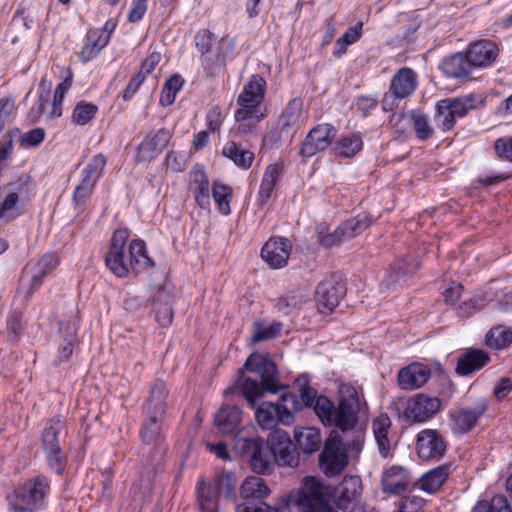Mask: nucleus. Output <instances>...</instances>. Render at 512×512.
I'll list each match as a JSON object with an SVG mask.
<instances>
[{"label":"nucleus","mask_w":512,"mask_h":512,"mask_svg":"<svg viewBox=\"0 0 512 512\" xmlns=\"http://www.w3.org/2000/svg\"><path fill=\"white\" fill-rule=\"evenodd\" d=\"M105 165L106 157L103 154L94 155L83 169L82 177L97 183L98 179L103 174Z\"/></svg>","instance_id":"nucleus-54"},{"label":"nucleus","mask_w":512,"mask_h":512,"mask_svg":"<svg viewBox=\"0 0 512 512\" xmlns=\"http://www.w3.org/2000/svg\"><path fill=\"white\" fill-rule=\"evenodd\" d=\"M371 224L372 217L367 212H362L343 221L340 227L346 240H350L365 231Z\"/></svg>","instance_id":"nucleus-40"},{"label":"nucleus","mask_w":512,"mask_h":512,"mask_svg":"<svg viewBox=\"0 0 512 512\" xmlns=\"http://www.w3.org/2000/svg\"><path fill=\"white\" fill-rule=\"evenodd\" d=\"M222 155L231 160L237 167L247 170L254 160V153L242 148L235 141H228L222 150Z\"/></svg>","instance_id":"nucleus-36"},{"label":"nucleus","mask_w":512,"mask_h":512,"mask_svg":"<svg viewBox=\"0 0 512 512\" xmlns=\"http://www.w3.org/2000/svg\"><path fill=\"white\" fill-rule=\"evenodd\" d=\"M440 69L446 76L456 79H469L473 71L466 52H457L444 58Z\"/></svg>","instance_id":"nucleus-25"},{"label":"nucleus","mask_w":512,"mask_h":512,"mask_svg":"<svg viewBox=\"0 0 512 512\" xmlns=\"http://www.w3.org/2000/svg\"><path fill=\"white\" fill-rule=\"evenodd\" d=\"M336 136V129L332 124L324 123L313 127L301 143L299 155L310 158L324 151Z\"/></svg>","instance_id":"nucleus-15"},{"label":"nucleus","mask_w":512,"mask_h":512,"mask_svg":"<svg viewBox=\"0 0 512 512\" xmlns=\"http://www.w3.org/2000/svg\"><path fill=\"white\" fill-rule=\"evenodd\" d=\"M363 146V141L358 134H349L341 137L335 145V152L337 155L344 158H351L355 156Z\"/></svg>","instance_id":"nucleus-45"},{"label":"nucleus","mask_w":512,"mask_h":512,"mask_svg":"<svg viewBox=\"0 0 512 512\" xmlns=\"http://www.w3.org/2000/svg\"><path fill=\"white\" fill-rule=\"evenodd\" d=\"M471 512H512L504 495H495L490 501H478Z\"/></svg>","instance_id":"nucleus-51"},{"label":"nucleus","mask_w":512,"mask_h":512,"mask_svg":"<svg viewBox=\"0 0 512 512\" xmlns=\"http://www.w3.org/2000/svg\"><path fill=\"white\" fill-rule=\"evenodd\" d=\"M212 196L218 206L219 212L224 215H229L231 212L230 200L232 198V189L216 181L213 183Z\"/></svg>","instance_id":"nucleus-48"},{"label":"nucleus","mask_w":512,"mask_h":512,"mask_svg":"<svg viewBox=\"0 0 512 512\" xmlns=\"http://www.w3.org/2000/svg\"><path fill=\"white\" fill-rule=\"evenodd\" d=\"M50 482L45 475H38L17 486L8 497L9 506L15 512H38L46 507Z\"/></svg>","instance_id":"nucleus-4"},{"label":"nucleus","mask_w":512,"mask_h":512,"mask_svg":"<svg viewBox=\"0 0 512 512\" xmlns=\"http://www.w3.org/2000/svg\"><path fill=\"white\" fill-rule=\"evenodd\" d=\"M59 264V259L54 253L44 254L39 261L33 266L38 270H42L48 275L51 271H53Z\"/></svg>","instance_id":"nucleus-64"},{"label":"nucleus","mask_w":512,"mask_h":512,"mask_svg":"<svg viewBox=\"0 0 512 512\" xmlns=\"http://www.w3.org/2000/svg\"><path fill=\"white\" fill-rule=\"evenodd\" d=\"M391 427V420L387 414H381L373 420L372 429L380 455L386 458L391 449V442L388 437Z\"/></svg>","instance_id":"nucleus-35"},{"label":"nucleus","mask_w":512,"mask_h":512,"mask_svg":"<svg viewBox=\"0 0 512 512\" xmlns=\"http://www.w3.org/2000/svg\"><path fill=\"white\" fill-rule=\"evenodd\" d=\"M108 43L109 35H105L101 29H89L86 34V42L80 53L81 59L84 62L92 60Z\"/></svg>","instance_id":"nucleus-34"},{"label":"nucleus","mask_w":512,"mask_h":512,"mask_svg":"<svg viewBox=\"0 0 512 512\" xmlns=\"http://www.w3.org/2000/svg\"><path fill=\"white\" fill-rule=\"evenodd\" d=\"M273 463L282 467L295 468L300 461V455L296 444L291 440L289 434L281 429L273 430L267 439Z\"/></svg>","instance_id":"nucleus-12"},{"label":"nucleus","mask_w":512,"mask_h":512,"mask_svg":"<svg viewBox=\"0 0 512 512\" xmlns=\"http://www.w3.org/2000/svg\"><path fill=\"white\" fill-rule=\"evenodd\" d=\"M304 407L313 408L319 420L325 426H333L342 433L354 429L358 422L360 401L356 389L344 386L340 390L337 407L317 390L304 385L300 394L286 392L276 403L263 402L256 409L255 416L262 428L271 429L277 423L290 425L294 421V413Z\"/></svg>","instance_id":"nucleus-1"},{"label":"nucleus","mask_w":512,"mask_h":512,"mask_svg":"<svg viewBox=\"0 0 512 512\" xmlns=\"http://www.w3.org/2000/svg\"><path fill=\"white\" fill-rule=\"evenodd\" d=\"M416 449L420 459L439 461L447 451V442L439 431L424 429L417 435Z\"/></svg>","instance_id":"nucleus-14"},{"label":"nucleus","mask_w":512,"mask_h":512,"mask_svg":"<svg viewBox=\"0 0 512 512\" xmlns=\"http://www.w3.org/2000/svg\"><path fill=\"white\" fill-rule=\"evenodd\" d=\"M280 389L276 364L268 356L252 353L224 395H241L255 408L257 400L266 392L277 393Z\"/></svg>","instance_id":"nucleus-2"},{"label":"nucleus","mask_w":512,"mask_h":512,"mask_svg":"<svg viewBox=\"0 0 512 512\" xmlns=\"http://www.w3.org/2000/svg\"><path fill=\"white\" fill-rule=\"evenodd\" d=\"M416 87V73L411 68L403 67L392 77L389 89L398 99H405L414 92Z\"/></svg>","instance_id":"nucleus-27"},{"label":"nucleus","mask_w":512,"mask_h":512,"mask_svg":"<svg viewBox=\"0 0 512 512\" xmlns=\"http://www.w3.org/2000/svg\"><path fill=\"white\" fill-rule=\"evenodd\" d=\"M301 107L297 100H291L283 110L280 119V138H288L290 141L300 127Z\"/></svg>","instance_id":"nucleus-29"},{"label":"nucleus","mask_w":512,"mask_h":512,"mask_svg":"<svg viewBox=\"0 0 512 512\" xmlns=\"http://www.w3.org/2000/svg\"><path fill=\"white\" fill-rule=\"evenodd\" d=\"M317 239L318 243L326 249L338 246L344 241H347L340 225L333 232H328L325 231L324 228H319Z\"/></svg>","instance_id":"nucleus-55"},{"label":"nucleus","mask_w":512,"mask_h":512,"mask_svg":"<svg viewBox=\"0 0 512 512\" xmlns=\"http://www.w3.org/2000/svg\"><path fill=\"white\" fill-rule=\"evenodd\" d=\"M147 419L143 422L140 429V437L145 445L165 444L162 434V425L165 417L146 414Z\"/></svg>","instance_id":"nucleus-33"},{"label":"nucleus","mask_w":512,"mask_h":512,"mask_svg":"<svg viewBox=\"0 0 512 512\" xmlns=\"http://www.w3.org/2000/svg\"><path fill=\"white\" fill-rule=\"evenodd\" d=\"M236 445L240 455L248 460L253 472L266 474L273 469V454L268 441L259 436H254L239 438Z\"/></svg>","instance_id":"nucleus-10"},{"label":"nucleus","mask_w":512,"mask_h":512,"mask_svg":"<svg viewBox=\"0 0 512 512\" xmlns=\"http://www.w3.org/2000/svg\"><path fill=\"white\" fill-rule=\"evenodd\" d=\"M96 182L82 177L81 182L75 187L73 193V202L77 206H82L91 197Z\"/></svg>","instance_id":"nucleus-56"},{"label":"nucleus","mask_w":512,"mask_h":512,"mask_svg":"<svg viewBox=\"0 0 512 512\" xmlns=\"http://www.w3.org/2000/svg\"><path fill=\"white\" fill-rule=\"evenodd\" d=\"M494 148L499 159L512 163V138L503 137L497 139Z\"/></svg>","instance_id":"nucleus-60"},{"label":"nucleus","mask_w":512,"mask_h":512,"mask_svg":"<svg viewBox=\"0 0 512 512\" xmlns=\"http://www.w3.org/2000/svg\"><path fill=\"white\" fill-rule=\"evenodd\" d=\"M295 439L300 449L306 455L319 450L321 445V435L318 429L313 427L303 428L300 431H295Z\"/></svg>","instance_id":"nucleus-39"},{"label":"nucleus","mask_w":512,"mask_h":512,"mask_svg":"<svg viewBox=\"0 0 512 512\" xmlns=\"http://www.w3.org/2000/svg\"><path fill=\"white\" fill-rule=\"evenodd\" d=\"M291 250L289 239L272 237L262 247L261 257L271 268L278 269L286 266Z\"/></svg>","instance_id":"nucleus-18"},{"label":"nucleus","mask_w":512,"mask_h":512,"mask_svg":"<svg viewBox=\"0 0 512 512\" xmlns=\"http://www.w3.org/2000/svg\"><path fill=\"white\" fill-rule=\"evenodd\" d=\"M186 154L178 152H169L165 158V164L174 172H182L186 168Z\"/></svg>","instance_id":"nucleus-61"},{"label":"nucleus","mask_w":512,"mask_h":512,"mask_svg":"<svg viewBox=\"0 0 512 512\" xmlns=\"http://www.w3.org/2000/svg\"><path fill=\"white\" fill-rule=\"evenodd\" d=\"M381 485L386 493L395 495L403 493L409 485L408 471L400 466H391L383 472Z\"/></svg>","instance_id":"nucleus-26"},{"label":"nucleus","mask_w":512,"mask_h":512,"mask_svg":"<svg viewBox=\"0 0 512 512\" xmlns=\"http://www.w3.org/2000/svg\"><path fill=\"white\" fill-rule=\"evenodd\" d=\"M171 403L172 399L166 383L161 379H154L150 384L148 397L143 405L145 414L165 417Z\"/></svg>","instance_id":"nucleus-19"},{"label":"nucleus","mask_w":512,"mask_h":512,"mask_svg":"<svg viewBox=\"0 0 512 512\" xmlns=\"http://www.w3.org/2000/svg\"><path fill=\"white\" fill-rule=\"evenodd\" d=\"M287 506L297 512H338L330 503L329 488L315 477L305 478L303 486L290 494Z\"/></svg>","instance_id":"nucleus-3"},{"label":"nucleus","mask_w":512,"mask_h":512,"mask_svg":"<svg viewBox=\"0 0 512 512\" xmlns=\"http://www.w3.org/2000/svg\"><path fill=\"white\" fill-rule=\"evenodd\" d=\"M306 302V297L299 290H293L279 298L277 302L278 311L290 315L293 310L300 308Z\"/></svg>","instance_id":"nucleus-50"},{"label":"nucleus","mask_w":512,"mask_h":512,"mask_svg":"<svg viewBox=\"0 0 512 512\" xmlns=\"http://www.w3.org/2000/svg\"><path fill=\"white\" fill-rule=\"evenodd\" d=\"M474 100L473 94L439 100L436 103L434 115L437 127L444 132L451 130L457 119L465 117L474 108Z\"/></svg>","instance_id":"nucleus-11"},{"label":"nucleus","mask_w":512,"mask_h":512,"mask_svg":"<svg viewBox=\"0 0 512 512\" xmlns=\"http://www.w3.org/2000/svg\"><path fill=\"white\" fill-rule=\"evenodd\" d=\"M440 405L439 398L418 394L407 402L403 418L407 422H424L439 411Z\"/></svg>","instance_id":"nucleus-17"},{"label":"nucleus","mask_w":512,"mask_h":512,"mask_svg":"<svg viewBox=\"0 0 512 512\" xmlns=\"http://www.w3.org/2000/svg\"><path fill=\"white\" fill-rule=\"evenodd\" d=\"M105 265L118 278H126L131 272L130 262L126 260L124 252L108 251Z\"/></svg>","instance_id":"nucleus-44"},{"label":"nucleus","mask_w":512,"mask_h":512,"mask_svg":"<svg viewBox=\"0 0 512 512\" xmlns=\"http://www.w3.org/2000/svg\"><path fill=\"white\" fill-rule=\"evenodd\" d=\"M173 295L166 285L159 286L152 299V306L158 324L165 328L172 324L173 313Z\"/></svg>","instance_id":"nucleus-23"},{"label":"nucleus","mask_w":512,"mask_h":512,"mask_svg":"<svg viewBox=\"0 0 512 512\" xmlns=\"http://www.w3.org/2000/svg\"><path fill=\"white\" fill-rule=\"evenodd\" d=\"M362 491L361 479L358 476H345L338 487L336 505L344 512H352L355 502Z\"/></svg>","instance_id":"nucleus-22"},{"label":"nucleus","mask_w":512,"mask_h":512,"mask_svg":"<svg viewBox=\"0 0 512 512\" xmlns=\"http://www.w3.org/2000/svg\"><path fill=\"white\" fill-rule=\"evenodd\" d=\"M488 401L481 398L471 407H461L450 413L451 428L454 433L469 432L488 409Z\"/></svg>","instance_id":"nucleus-16"},{"label":"nucleus","mask_w":512,"mask_h":512,"mask_svg":"<svg viewBox=\"0 0 512 512\" xmlns=\"http://www.w3.org/2000/svg\"><path fill=\"white\" fill-rule=\"evenodd\" d=\"M430 369L422 363H412L398 373V384L402 389L412 390L423 386L430 377Z\"/></svg>","instance_id":"nucleus-24"},{"label":"nucleus","mask_w":512,"mask_h":512,"mask_svg":"<svg viewBox=\"0 0 512 512\" xmlns=\"http://www.w3.org/2000/svg\"><path fill=\"white\" fill-rule=\"evenodd\" d=\"M151 447L146 452L143 465L147 473V477L150 474L157 473L163 466L167 447L165 444L150 445Z\"/></svg>","instance_id":"nucleus-42"},{"label":"nucleus","mask_w":512,"mask_h":512,"mask_svg":"<svg viewBox=\"0 0 512 512\" xmlns=\"http://www.w3.org/2000/svg\"><path fill=\"white\" fill-rule=\"evenodd\" d=\"M66 422L55 416L48 420L42 432V446L48 467L57 475H61L67 464V458L62 451V444L67 437Z\"/></svg>","instance_id":"nucleus-7"},{"label":"nucleus","mask_w":512,"mask_h":512,"mask_svg":"<svg viewBox=\"0 0 512 512\" xmlns=\"http://www.w3.org/2000/svg\"><path fill=\"white\" fill-rule=\"evenodd\" d=\"M219 498L220 496L213 483L206 484L204 481L199 482L197 499L203 512H216Z\"/></svg>","instance_id":"nucleus-41"},{"label":"nucleus","mask_w":512,"mask_h":512,"mask_svg":"<svg viewBox=\"0 0 512 512\" xmlns=\"http://www.w3.org/2000/svg\"><path fill=\"white\" fill-rule=\"evenodd\" d=\"M31 178L20 175L15 180L0 186V223L8 224L24 213V199L29 190Z\"/></svg>","instance_id":"nucleus-8"},{"label":"nucleus","mask_w":512,"mask_h":512,"mask_svg":"<svg viewBox=\"0 0 512 512\" xmlns=\"http://www.w3.org/2000/svg\"><path fill=\"white\" fill-rule=\"evenodd\" d=\"M265 88L266 81L259 74L252 75L249 82L245 84L237 99L241 108L235 112V119L239 123V132L246 133L250 126L260 121V117L256 113L264 99Z\"/></svg>","instance_id":"nucleus-5"},{"label":"nucleus","mask_w":512,"mask_h":512,"mask_svg":"<svg viewBox=\"0 0 512 512\" xmlns=\"http://www.w3.org/2000/svg\"><path fill=\"white\" fill-rule=\"evenodd\" d=\"M499 53L497 45L487 39L476 41L469 45L466 54L473 68L492 65Z\"/></svg>","instance_id":"nucleus-21"},{"label":"nucleus","mask_w":512,"mask_h":512,"mask_svg":"<svg viewBox=\"0 0 512 512\" xmlns=\"http://www.w3.org/2000/svg\"><path fill=\"white\" fill-rule=\"evenodd\" d=\"M280 171L281 167L277 164H270L266 168L258 192V203L261 206L269 201L278 181Z\"/></svg>","instance_id":"nucleus-37"},{"label":"nucleus","mask_w":512,"mask_h":512,"mask_svg":"<svg viewBox=\"0 0 512 512\" xmlns=\"http://www.w3.org/2000/svg\"><path fill=\"white\" fill-rule=\"evenodd\" d=\"M24 276H29V286L25 294V299L29 300L34 292L42 285L44 278L47 276L42 270H38L33 265H28L24 270Z\"/></svg>","instance_id":"nucleus-57"},{"label":"nucleus","mask_w":512,"mask_h":512,"mask_svg":"<svg viewBox=\"0 0 512 512\" xmlns=\"http://www.w3.org/2000/svg\"><path fill=\"white\" fill-rule=\"evenodd\" d=\"M213 485L220 497L229 501H235L237 499L236 480L233 473L225 472L220 474L215 478Z\"/></svg>","instance_id":"nucleus-46"},{"label":"nucleus","mask_w":512,"mask_h":512,"mask_svg":"<svg viewBox=\"0 0 512 512\" xmlns=\"http://www.w3.org/2000/svg\"><path fill=\"white\" fill-rule=\"evenodd\" d=\"M485 341L490 348L505 349L512 343V329L504 325L493 327L486 334Z\"/></svg>","instance_id":"nucleus-43"},{"label":"nucleus","mask_w":512,"mask_h":512,"mask_svg":"<svg viewBox=\"0 0 512 512\" xmlns=\"http://www.w3.org/2000/svg\"><path fill=\"white\" fill-rule=\"evenodd\" d=\"M129 238V231L126 228L117 229L114 231L110 247L108 251L124 252L127 240Z\"/></svg>","instance_id":"nucleus-62"},{"label":"nucleus","mask_w":512,"mask_h":512,"mask_svg":"<svg viewBox=\"0 0 512 512\" xmlns=\"http://www.w3.org/2000/svg\"><path fill=\"white\" fill-rule=\"evenodd\" d=\"M411 121L418 139L425 141L434 133V129L429 122V117L421 110L411 112Z\"/></svg>","instance_id":"nucleus-49"},{"label":"nucleus","mask_w":512,"mask_h":512,"mask_svg":"<svg viewBox=\"0 0 512 512\" xmlns=\"http://www.w3.org/2000/svg\"><path fill=\"white\" fill-rule=\"evenodd\" d=\"M129 262L131 272L135 276L154 266V262L148 256L146 244L141 239H134L129 245Z\"/></svg>","instance_id":"nucleus-31"},{"label":"nucleus","mask_w":512,"mask_h":512,"mask_svg":"<svg viewBox=\"0 0 512 512\" xmlns=\"http://www.w3.org/2000/svg\"><path fill=\"white\" fill-rule=\"evenodd\" d=\"M190 189L193 191L200 208L205 209L210 205L209 181L202 170L193 173Z\"/></svg>","instance_id":"nucleus-38"},{"label":"nucleus","mask_w":512,"mask_h":512,"mask_svg":"<svg viewBox=\"0 0 512 512\" xmlns=\"http://www.w3.org/2000/svg\"><path fill=\"white\" fill-rule=\"evenodd\" d=\"M490 361L489 354L481 349H470L458 358L456 373L467 376L482 369Z\"/></svg>","instance_id":"nucleus-28"},{"label":"nucleus","mask_w":512,"mask_h":512,"mask_svg":"<svg viewBox=\"0 0 512 512\" xmlns=\"http://www.w3.org/2000/svg\"><path fill=\"white\" fill-rule=\"evenodd\" d=\"M148 0H133L132 7L128 13V21L130 23H138L141 21L147 11Z\"/></svg>","instance_id":"nucleus-63"},{"label":"nucleus","mask_w":512,"mask_h":512,"mask_svg":"<svg viewBox=\"0 0 512 512\" xmlns=\"http://www.w3.org/2000/svg\"><path fill=\"white\" fill-rule=\"evenodd\" d=\"M224 59L221 57L217 48H213L210 52H206L201 55V62L206 71L210 76H213L217 69L223 64Z\"/></svg>","instance_id":"nucleus-58"},{"label":"nucleus","mask_w":512,"mask_h":512,"mask_svg":"<svg viewBox=\"0 0 512 512\" xmlns=\"http://www.w3.org/2000/svg\"><path fill=\"white\" fill-rule=\"evenodd\" d=\"M282 330V324L280 322H274L273 324L264 327L261 322L254 323V334L252 337L253 343H259L267 341L277 337Z\"/></svg>","instance_id":"nucleus-53"},{"label":"nucleus","mask_w":512,"mask_h":512,"mask_svg":"<svg viewBox=\"0 0 512 512\" xmlns=\"http://www.w3.org/2000/svg\"><path fill=\"white\" fill-rule=\"evenodd\" d=\"M362 446L361 434L352 441H346L338 430H332L319 456V464L327 476L340 474L348 464L346 449L360 451Z\"/></svg>","instance_id":"nucleus-6"},{"label":"nucleus","mask_w":512,"mask_h":512,"mask_svg":"<svg viewBox=\"0 0 512 512\" xmlns=\"http://www.w3.org/2000/svg\"><path fill=\"white\" fill-rule=\"evenodd\" d=\"M171 138L172 133L166 128L149 133L137 147L139 160L155 159L168 146Z\"/></svg>","instance_id":"nucleus-20"},{"label":"nucleus","mask_w":512,"mask_h":512,"mask_svg":"<svg viewBox=\"0 0 512 512\" xmlns=\"http://www.w3.org/2000/svg\"><path fill=\"white\" fill-rule=\"evenodd\" d=\"M98 112V107L89 102L80 101L72 113V121L77 125H85L90 122Z\"/></svg>","instance_id":"nucleus-52"},{"label":"nucleus","mask_w":512,"mask_h":512,"mask_svg":"<svg viewBox=\"0 0 512 512\" xmlns=\"http://www.w3.org/2000/svg\"><path fill=\"white\" fill-rule=\"evenodd\" d=\"M67 76L64 80L59 83L54 92V98L52 103V111L50 113L51 118H58L62 115V102L64 100L65 94L68 92L70 87L72 86V77L73 74L70 69H67Z\"/></svg>","instance_id":"nucleus-47"},{"label":"nucleus","mask_w":512,"mask_h":512,"mask_svg":"<svg viewBox=\"0 0 512 512\" xmlns=\"http://www.w3.org/2000/svg\"><path fill=\"white\" fill-rule=\"evenodd\" d=\"M454 470L455 466L452 462L429 470L420 478V488L425 492H436Z\"/></svg>","instance_id":"nucleus-30"},{"label":"nucleus","mask_w":512,"mask_h":512,"mask_svg":"<svg viewBox=\"0 0 512 512\" xmlns=\"http://www.w3.org/2000/svg\"><path fill=\"white\" fill-rule=\"evenodd\" d=\"M270 493L264 479L258 476L245 478L240 486L243 503L237 506V512H281L283 508L272 507L264 502Z\"/></svg>","instance_id":"nucleus-9"},{"label":"nucleus","mask_w":512,"mask_h":512,"mask_svg":"<svg viewBox=\"0 0 512 512\" xmlns=\"http://www.w3.org/2000/svg\"><path fill=\"white\" fill-rule=\"evenodd\" d=\"M241 422V410L237 406L224 405L215 415L214 423L224 434H233Z\"/></svg>","instance_id":"nucleus-32"},{"label":"nucleus","mask_w":512,"mask_h":512,"mask_svg":"<svg viewBox=\"0 0 512 512\" xmlns=\"http://www.w3.org/2000/svg\"><path fill=\"white\" fill-rule=\"evenodd\" d=\"M45 134L43 128H34L21 135L20 143L23 147H36L43 142Z\"/></svg>","instance_id":"nucleus-59"},{"label":"nucleus","mask_w":512,"mask_h":512,"mask_svg":"<svg viewBox=\"0 0 512 512\" xmlns=\"http://www.w3.org/2000/svg\"><path fill=\"white\" fill-rule=\"evenodd\" d=\"M347 292L343 280L338 275L323 279L316 287L315 300L321 314L331 313Z\"/></svg>","instance_id":"nucleus-13"}]
</instances>
